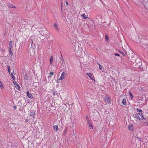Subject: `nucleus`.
Masks as SVG:
<instances>
[{
  "mask_svg": "<svg viewBox=\"0 0 148 148\" xmlns=\"http://www.w3.org/2000/svg\"><path fill=\"white\" fill-rule=\"evenodd\" d=\"M134 116L136 118L138 119L139 120L141 119L146 120V119L144 118L143 117L142 113H136Z\"/></svg>",
  "mask_w": 148,
  "mask_h": 148,
  "instance_id": "obj_1",
  "label": "nucleus"
},
{
  "mask_svg": "<svg viewBox=\"0 0 148 148\" xmlns=\"http://www.w3.org/2000/svg\"><path fill=\"white\" fill-rule=\"evenodd\" d=\"M66 74V72H63L62 73L60 77L59 78V80H63L65 78Z\"/></svg>",
  "mask_w": 148,
  "mask_h": 148,
  "instance_id": "obj_2",
  "label": "nucleus"
},
{
  "mask_svg": "<svg viewBox=\"0 0 148 148\" xmlns=\"http://www.w3.org/2000/svg\"><path fill=\"white\" fill-rule=\"evenodd\" d=\"M104 101L106 103H110V100L109 97H106L104 99Z\"/></svg>",
  "mask_w": 148,
  "mask_h": 148,
  "instance_id": "obj_3",
  "label": "nucleus"
},
{
  "mask_svg": "<svg viewBox=\"0 0 148 148\" xmlns=\"http://www.w3.org/2000/svg\"><path fill=\"white\" fill-rule=\"evenodd\" d=\"M26 92L27 95L29 98L31 99L33 98V96L31 93H29V91H27Z\"/></svg>",
  "mask_w": 148,
  "mask_h": 148,
  "instance_id": "obj_4",
  "label": "nucleus"
},
{
  "mask_svg": "<svg viewBox=\"0 0 148 148\" xmlns=\"http://www.w3.org/2000/svg\"><path fill=\"white\" fill-rule=\"evenodd\" d=\"M53 130L55 132H57L59 130L58 127L57 125H54L53 126Z\"/></svg>",
  "mask_w": 148,
  "mask_h": 148,
  "instance_id": "obj_5",
  "label": "nucleus"
},
{
  "mask_svg": "<svg viewBox=\"0 0 148 148\" xmlns=\"http://www.w3.org/2000/svg\"><path fill=\"white\" fill-rule=\"evenodd\" d=\"M87 75L91 79H93V76L90 73H88Z\"/></svg>",
  "mask_w": 148,
  "mask_h": 148,
  "instance_id": "obj_6",
  "label": "nucleus"
},
{
  "mask_svg": "<svg viewBox=\"0 0 148 148\" xmlns=\"http://www.w3.org/2000/svg\"><path fill=\"white\" fill-rule=\"evenodd\" d=\"M133 126L132 125H129L128 127V129L131 131H132L133 130Z\"/></svg>",
  "mask_w": 148,
  "mask_h": 148,
  "instance_id": "obj_7",
  "label": "nucleus"
},
{
  "mask_svg": "<svg viewBox=\"0 0 148 148\" xmlns=\"http://www.w3.org/2000/svg\"><path fill=\"white\" fill-rule=\"evenodd\" d=\"M35 115V113L33 112H31L30 113V115L32 118H34V115Z\"/></svg>",
  "mask_w": 148,
  "mask_h": 148,
  "instance_id": "obj_8",
  "label": "nucleus"
},
{
  "mask_svg": "<svg viewBox=\"0 0 148 148\" xmlns=\"http://www.w3.org/2000/svg\"><path fill=\"white\" fill-rule=\"evenodd\" d=\"M61 57H62V64H64L65 65V62L64 61V59H63V57H62V54H61Z\"/></svg>",
  "mask_w": 148,
  "mask_h": 148,
  "instance_id": "obj_9",
  "label": "nucleus"
},
{
  "mask_svg": "<svg viewBox=\"0 0 148 148\" xmlns=\"http://www.w3.org/2000/svg\"><path fill=\"white\" fill-rule=\"evenodd\" d=\"M122 103L123 104L125 105H126V100L125 99H123L122 101Z\"/></svg>",
  "mask_w": 148,
  "mask_h": 148,
  "instance_id": "obj_10",
  "label": "nucleus"
},
{
  "mask_svg": "<svg viewBox=\"0 0 148 148\" xmlns=\"http://www.w3.org/2000/svg\"><path fill=\"white\" fill-rule=\"evenodd\" d=\"M8 7L10 8H16L12 4H10L8 5Z\"/></svg>",
  "mask_w": 148,
  "mask_h": 148,
  "instance_id": "obj_11",
  "label": "nucleus"
},
{
  "mask_svg": "<svg viewBox=\"0 0 148 148\" xmlns=\"http://www.w3.org/2000/svg\"><path fill=\"white\" fill-rule=\"evenodd\" d=\"M82 16L84 19L88 18L85 14L82 15Z\"/></svg>",
  "mask_w": 148,
  "mask_h": 148,
  "instance_id": "obj_12",
  "label": "nucleus"
},
{
  "mask_svg": "<svg viewBox=\"0 0 148 148\" xmlns=\"http://www.w3.org/2000/svg\"><path fill=\"white\" fill-rule=\"evenodd\" d=\"M129 95L130 96L131 99H132L133 97V95L130 91H129Z\"/></svg>",
  "mask_w": 148,
  "mask_h": 148,
  "instance_id": "obj_13",
  "label": "nucleus"
},
{
  "mask_svg": "<svg viewBox=\"0 0 148 148\" xmlns=\"http://www.w3.org/2000/svg\"><path fill=\"white\" fill-rule=\"evenodd\" d=\"M67 129H68V128L67 127H66V128H65V130L64 131L63 133V134L64 135H65V134H66V132H67Z\"/></svg>",
  "mask_w": 148,
  "mask_h": 148,
  "instance_id": "obj_14",
  "label": "nucleus"
},
{
  "mask_svg": "<svg viewBox=\"0 0 148 148\" xmlns=\"http://www.w3.org/2000/svg\"><path fill=\"white\" fill-rule=\"evenodd\" d=\"M53 57L52 56L50 58V64H52V62H53Z\"/></svg>",
  "mask_w": 148,
  "mask_h": 148,
  "instance_id": "obj_15",
  "label": "nucleus"
},
{
  "mask_svg": "<svg viewBox=\"0 0 148 148\" xmlns=\"http://www.w3.org/2000/svg\"><path fill=\"white\" fill-rule=\"evenodd\" d=\"M0 86L1 88L2 89L3 88V83L1 81H0Z\"/></svg>",
  "mask_w": 148,
  "mask_h": 148,
  "instance_id": "obj_16",
  "label": "nucleus"
},
{
  "mask_svg": "<svg viewBox=\"0 0 148 148\" xmlns=\"http://www.w3.org/2000/svg\"><path fill=\"white\" fill-rule=\"evenodd\" d=\"M53 26L57 30H58V28L57 26V25L56 24H54L53 25Z\"/></svg>",
  "mask_w": 148,
  "mask_h": 148,
  "instance_id": "obj_17",
  "label": "nucleus"
},
{
  "mask_svg": "<svg viewBox=\"0 0 148 148\" xmlns=\"http://www.w3.org/2000/svg\"><path fill=\"white\" fill-rule=\"evenodd\" d=\"M16 87L18 90H19L20 89V86L18 84L16 85L15 86Z\"/></svg>",
  "mask_w": 148,
  "mask_h": 148,
  "instance_id": "obj_18",
  "label": "nucleus"
},
{
  "mask_svg": "<svg viewBox=\"0 0 148 148\" xmlns=\"http://www.w3.org/2000/svg\"><path fill=\"white\" fill-rule=\"evenodd\" d=\"M49 74H50V75L48 76V77H51L53 74V72H51L49 73Z\"/></svg>",
  "mask_w": 148,
  "mask_h": 148,
  "instance_id": "obj_19",
  "label": "nucleus"
},
{
  "mask_svg": "<svg viewBox=\"0 0 148 148\" xmlns=\"http://www.w3.org/2000/svg\"><path fill=\"white\" fill-rule=\"evenodd\" d=\"M97 64H98L99 66V68L101 70V69H102L103 68V67L101 66V65L99 64L98 63H97Z\"/></svg>",
  "mask_w": 148,
  "mask_h": 148,
  "instance_id": "obj_20",
  "label": "nucleus"
},
{
  "mask_svg": "<svg viewBox=\"0 0 148 148\" xmlns=\"http://www.w3.org/2000/svg\"><path fill=\"white\" fill-rule=\"evenodd\" d=\"M137 111L139 112H141V113L142 112V110H140V109H139L138 108H137Z\"/></svg>",
  "mask_w": 148,
  "mask_h": 148,
  "instance_id": "obj_21",
  "label": "nucleus"
},
{
  "mask_svg": "<svg viewBox=\"0 0 148 148\" xmlns=\"http://www.w3.org/2000/svg\"><path fill=\"white\" fill-rule=\"evenodd\" d=\"M88 125L90 129L92 128V125L91 123L88 124Z\"/></svg>",
  "mask_w": 148,
  "mask_h": 148,
  "instance_id": "obj_22",
  "label": "nucleus"
},
{
  "mask_svg": "<svg viewBox=\"0 0 148 148\" xmlns=\"http://www.w3.org/2000/svg\"><path fill=\"white\" fill-rule=\"evenodd\" d=\"M9 54L11 55V56H12L13 53L11 50H9Z\"/></svg>",
  "mask_w": 148,
  "mask_h": 148,
  "instance_id": "obj_23",
  "label": "nucleus"
},
{
  "mask_svg": "<svg viewBox=\"0 0 148 148\" xmlns=\"http://www.w3.org/2000/svg\"><path fill=\"white\" fill-rule=\"evenodd\" d=\"M119 52L120 53H121V54H122L123 55V56H125V54H124V53L122 51H120V50H119Z\"/></svg>",
  "mask_w": 148,
  "mask_h": 148,
  "instance_id": "obj_24",
  "label": "nucleus"
},
{
  "mask_svg": "<svg viewBox=\"0 0 148 148\" xmlns=\"http://www.w3.org/2000/svg\"><path fill=\"white\" fill-rule=\"evenodd\" d=\"M87 121L88 124L91 123V121L90 119L87 120Z\"/></svg>",
  "mask_w": 148,
  "mask_h": 148,
  "instance_id": "obj_25",
  "label": "nucleus"
},
{
  "mask_svg": "<svg viewBox=\"0 0 148 148\" xmlns=\"http://www.w3.org/2000/svg\"><path fill=\"white\" fill-rule=\"evenodd\" d=\"M105 37H106V40L107 41H108V35H106Z\"/></svg>",
  "mask_w": 148,
  "mask_h": 148,
  "instance_id": "obj_26",
  "label": "nucleus"
},
{
  "mask_svg": "<svg viewBox=\"0 0 148 148\" xmlns=\"http://www.w3.org/2000/svg\"><path fill=\"white\" fill-rule=\"evenodd\" d=\"M24 78L25 79L27 80L28 79V77L27 75H25L24 76Z\"/></svg>",
  "mask_w": 148,
  "mask_h": 148,
  "instance_id": "obj_27",
  "label": "nucleus"
},
{
  "mask_svg": "<svg viewBox=\"0 0 148 148\" xmlns=\"http://www.w3.org/2000/svg\"><path fill=\"white\" fill-rule=\"evenodd\" d=\"M13 83L15 85V86L16 85L18 84L17 82L15 81H13Z\"/></svg>",
  "mask_w": 148,
  "mask_h": 148,
  "instance_id": "obj_28",
  "label": "nucleus"
},
{
  "mask_svg": "<svg viewBox=\"0 0 148 148\" xmlns=\"http://www.w3.org/2000/svg\"><path fill=\"white\" fill-rule=\"evenodd\" d=\"M12 48V46H9V50H11Z\"/></svg>",
  "mask_w": 148,
  "mask_h": 148,
  "instance_id": "obj_29",
  "label": "nucleus"
},
{
  "mask_svg": "<svg viewBox=\"0 0 148 148\" xmlns=\"http://www.w3.org/2000/svg\"><path fill=\"white\" fill-rule=\"evenodd\" d=\"M12 41H10L9 42V45L10 46H12Z\"/></svg>",
  "mask_w": 148,
  "mask_h": 148,
  "instance_id": "obj_30",
  "label": "nucleus"
},
{
  "mask_svg": "<svg viewBox=\"0 0 148 148\" xmlns=\"http://www.w3.org/2000/svg\"><path fill=\"white\" fill-rule=\"evenodd\" d=\"M14 71H13L11 73V75L12 76H13V75H14Z\"/></svg>",
  "mask_w": 148,
  "mask_h": 148,
  "instance_id": "obj_31",
  "label": "nucleus"
},
{
  "mask_svg": "<svg viewBox=\"0 0 148 148\" xmlns=\"http://www.w3.org/2000/svg\"><path fill=\"white\" fill-rule=\"evenodd\" d=\"M53 95L54 96L55 95V90L53 88Z\"/></svg>",
  "mask_w": 148,
  "mask_h": 148,
  "instance_id": "obj_32",
  "label": "nucleus"
},
{
  "mask_svg": "<svg viewBox=\"0 0 148 148\" xmlns=\"http://www.w3.org/2000/svg\"><path fill=\"white\" fill-rule=\"evenodd\" d=\"M114 55L116 56H119V54L116 53H115L114 54Z\"/></svg>",
  "mask_w": 148,
  "mask_h": 148,
  "instance_id": "obj_33",
  "label": "nucleus"
},
{
  "mask_svg": "<svg viewBox=\"0 0 148 148\" xmlns=\"http://www.w3.org/2000/svg\"><path fill=\"white\" fill-rule=\"evenodd\" d=\"M86 119L87 120H88V119H89V117H88V116H86Z\"/></svg>",
  "mask_w": 148,
  "mask_h": 148,
  "instance_id": "obj_34",
  "label": "nucleus"
},
{
  "mask_svg": "<svg viewBox=\"0 0 148 148\" xmlns=\"http://www.w3.org/2000/svg\"><path fill=\"white\" fill-rule=\"evenodd\" d=\"M8 72L10 73V68L8 67Z\"/></svg>",
  "mask_w": 148,
  "mask_h": 148,
  "instance_id": "obj_35",
  "label": "nucleus"
},
{
  "mask_svg": "<svg viewBox=\"0 0 148 148\" xmlns=\"http://www.w3.org/2000/svg\"><path fill=\"white\" fill-rule=\"evenodd\" d=\"M12 78L13 80H15V76L14 75H13V76H12Z\"/></svg>",
  "mask_w": 148,
  "mask_h": 148,
  "instance_id": "obj_36",
  "label": "nucleus"
},
{
  "mask_svg": "<svg viewBox=\"0 0 148 148\" xmlns=\"http://www.w3.org/2000/svg\"><path fill=\"white\" fill-rule=\"evenodd\" d=\"M73 138H74V137H75V134L74 133H73Z\"/></svg>",
  "mask_w": 148,
  "mask_h": 148,
  "instance_id": "obj_37",
  "label": "nucleus"
},
{
  "mask_svg": "<svg viewBox=\"0 0 148 148\" xmlns=\"http://www.w3.org/2000/svg\"><path fill=\"white\" fill-rule=\"evenodd\" d=\"M16 110V106H14L13 107Z\"/></svg>",
  "mask_w": 148,
  "mask_h": 148,
  "instance_id": "obj_38",
  "label": "nucleus"
},
{
  "mask_svg": "<svg viewBox=\"0 0 148 148\" xmlns=\"http://www.w3.org/2000/svg\"><path fill=\"white\" fill-rule=\"evenodd\" d=\"M66 4L67 5H68V3L67 2V1H66Z\"/></svg>",
  "mask_w": 148,
  "mask_h": 148,
  "instance_id": "obj_39",
  "label": "nucleus"
},
{
  "mask_svg": "<svg viewBox=\"0 0 148 148\" xmlns=\"http://www.w3.org/2000/svg\"><path fill=\"white\" fill-rule=\"evenodd\" d=\"M114 82H115V80H114Z\"/></svg>",
  "mask_w": 148,
  "mask_h": 148,
  "instance_id": "obj_40",
  "label": "nucleus"
},
{
  "mask_svg": "<svg viewBox=\"0 0 148 148\" xmlns=\"http://www.w3.org/2000/svg\"><path fill=\"white\" fill-rule=\"evenodd\" d=\"M66 67H65V69H64V70H66Z\"/></svg>",
  "mask_w": 148,
  "mask_h": 148,
  "instance_id": "obj_41",
  "label": "nucleus"
},
{
  "mask_svg": "<svg viewBox=\"0 0 148 148\" xmlns=\"http://www.w3.org/2000/svg\"><path fill=\"white\" fill-rule=\"evenodd\" d=\"M147 125H148V123H147Z\"/></svg>",
  "mask_w": 148,
  "mask_h": 148,
  "instance_id": "obj_42",
  "label": "nucleus"
},
{
  "mask_svg": "<svg viewBox=\"0 0 148 148\" xmlns=\"http://www.w3.org/2000/svg\"><path fill=\"white\" fill-rule=\"evenodd\" d=\"M147 110H148V109H147Z\"/></svg>",
  "mask_w": 148,
  "mask_h": 148,
  "instance_id": "obj_43",
  "label": "nucleus"
}]
</instances>
